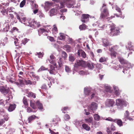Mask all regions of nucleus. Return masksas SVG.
Returning a JSON list of instances; mask_svg holds the SVG:
<instances>
[{
  "label": "nucleus",
  "mask_w": 134,
  "mask_h": 134,
  "mask_svg": "<svg viewBox=\"0 0 134 134\" xmlns=\"http://www.w3.org/2000/svg\"><path fill=\"white\" fill-rule=\"evenodd\" d=\"M129 104L127 101L123 99H119L116 100V105L119 109H122L123 106H126Z\"/></svg>",
  "instance_id": "f257e3e1"
},
{
  "label": "nucleus",
  "mask_w": 134,
  "mask_h": 134,
  "mask_svg": "<svg viewBox=\"0 0 134 134\" xmlns=\"http://www.w3.org/2000/svg\"><path fill=\"white\" fill-rule=\"evenodd\" d=\"M50 26L48 25L47 26H44V28L40 29L38 30V34L40 36L41 34H43V35H47V32H48L49 31V29L51 28L48 29L47 27H49Z\"/></svg>",
  "instance_id": "f03ea898"
},
{
  "label": "nucleus",
  "mask_w": 134,
  "mask_h": 134,
  "mask_svg": "<svg viewBox=\"0 0 134 134\" xmlns=\"http://www.w3.org/2000/svg\"><path fill=\"white\" fill-rule=\"evenodd\" d=\"M93 90L89 87H85L84 88V93L85 95H88L90 94H92L91 98L92 99L96 96V94L94 93H93Z\"/></svg>",
  "instance_id": "7ed1b4c3"
},
{
  "label": "nucleus",
  "mask_w": 134,
  "mask_h": 134,
  "mask_svg": "<svg viewBox=\"0 0 134 134\" xmlns=\"http://www.w3.org/2000/svg\"><path fill=\"white\" fill-rule=\"evenodd\" d=\"M114 103V102L112 99H108L105 102L106 105L108 107H112Z\"/></svg>",
  "instance_id": "20e7f679"
},
{
  "label": "nucleus",
  "mask_w": 134,
  "mask_h": 134,
  "mask_svg": "<svg viewBox=\"0 0 134 134\" xmlns=\"http://www.w3.org/2000/svg\"><path fill=\"white\" fill-rule=\"evenodd\" d=\"M0 90L5 95L6 94L10 92L8 88H5L2 86H0Z\"/></svg>",
  "instance_id": "39448f33"
},
{
  "label": "nucleus",
  "mask_w": 134,
  "mask_h": 134,
  "mask_svg": "<svg viewBox=\"0 0 134 134\" xmlns=\"http://www.w3.org/2000/svg\"><path fill=\"white\" fill-rule=\"evenodd\" d=\"M97 104L94 102H92L89 107L90 109L92 111L96 110L97 109Z\"/></svg>",
  "instance_id": "423d86ee"
},
{
  "label": "nucleus",
  "mask_w": 134,
  "mask_h": 134,
  "mask_svg": "<svg viewBox=\"0 0 134 134\" xmlns=\"http://www.w3.org/2000/svg\"><path fill=\"white\" fill-rule=\"evenodd\" d=\"M94 26L97 27L98 30L104 29L105 28V25H102L101 24L98 22H96L93 25Z\"/></svg>",
  "instance_id": "0eeeda50"
},
{
  "label": "nucleus",
  "mask_w": 134,
  "mask_h": 134,
  "mask_svg": "<svg viewBox=\"0 0 134 134\" xmlns=\"http://www.w3.org/2000/svg\"><path fill=\"white\" fill-rule=\"evenodd\" d=\"M126 52H129L130 51H134V46L132 45L131 42H129L126 46Z\"/></svg>",
  "instance_id": "6e6552de"
},
{
  "label": "nucleus",
  "mask_w": 134,
  "mask_h": 134,
  "mask_svg": "<svg viewBox=\"0 0 134 134\" xmlns=\"http://www.w3.org/2000/svg\"><path fill=\"white\" fill-rule=\"evenodd\" d=\"M110 26L111 28L110 29V35L111 36H113L116 35V33L114 32V30L115 29V25L114 24L112 23L110 24Z\"/></svg>",
  "instance_id": "1a4fd4ad"
},
{
  "label": "nucleus",
  "mask_w": 134,
  "mask_h": 134,
  "mask_svg": "<svg viewBox=\"0 0 134 134\" xmlns=\"http://www.w3.org/2000/svg\"><path fill=\"white\" fill-rule=\"evenodd\" d=\"M113 87L114 90V93L115 95L116 96L119 95L121 91L119 90L118 87L115 85H113Z\"/></svg>",
  "instance_id": "9d476101"
},
{
  "label": "nucleus",
  "mask_w": 134,
  "mask_h": 134,
  "mask_svg": "<svg viewBox=\"0 0 134 134\" xmlns=\"http://www.w3.org/2000/svg\"><path fill=\"white\" fill-rule=\"evenodd\" d=\"M85 123H88L89 125L90 124H93V120L92 117H90L86 118L85 119Z\"/></svg>",
  "instance_id": "9b49d317"
},
{
  "label": "nucleus",
  "mask_w": 134,
  "mask_h": 134,
  "mask_svg": "<svg viewBox=\"0 0 134 134\" xmlns=\"http://www.w3.org/2000/svg\"><path fill=\"white\" fill-rule=\"evenodd\" d=\"M85 62L82 60H79L77 62V63H75L74 65L75 68H77V66H83Z\"/></svg>",
  "instance_id": "f8f14e48"
},
{
  "label": "nucleus",
  "mask_w": 134,
  "mask_h": 134,
  "mask_svg": "<svg viewBox=\"0 0 134 134\" xmlns=\"http://www.w3.org/2000/svg\"><path fill=\"white\" fill-rule=\"evenodd\" d=\"M77 55L79 56H80V55L83 58H85L86 57V54L82 50H79L77 53Z\"/></svg>",
  "instance_id": "ddd939ff"
},
{
  "label": "nucleus",
  "mask_w": 134,
  "mask_h": 134,
  "mask_svg": "<svg viewBox=\"0 0 134 134\" xmlns=\"http://www.w3.org/2000/svg\"><path fill=\"white\" fill-rule=\"evenodd\" d=\"M109 16L108 9L105 8L104 9L103 13L100 16V17H106Z\"/></svg>",
  "instance_id": "4468645a"
},
{
  "label": "nucleus",
  "mask_w": 134,
  "mask_h": 134,
  "mask_svg": "<svg viewBox=\"0 0 134 134\" xmlns=\"http://www.w3.org/2000/svg\"><path fill=\"white\" fill-rule=\"evenodd\" d=\"M17 18L20 22L25 24H26V22H28V20L26 19L25 17H17Z\"/></svg>",
  "instance_id": "2eb2a0df"
},
{
  "label": "nucleus",
  "mask_w": 134,
  "mask_h": 134,
  "mask_svg": "<svg viewBox=\"0 0 134 134\" xmlns=\"http://www.w3.org/2000/svg\"><path fill=\"white\" fill-rule=\"evenodd\" d=\"M6 80L8 82H10L12 83H13L14 82L17 85H19V83L18 82H14L15 80L14 79H13V78H10L9 76H7Z\"/></svg>",
  "instance_id": "dca6fc26"
},
{
  "label": "nucleus",
  "mask_w": 134,
  "mask_h": 134,
  "mask_svg": "<svg viewBox=\"0 0 134 134\" xmlns=\"http://www.w3.org/2000/svg\"><path fill=\"white\" fill-rule=\"evenodd\" d=\"M103 45L104 47H107L110 45L108 41L106 39H103Z\"/></svg>",
  "instance_id": "f3484780"
},
{
  "label": "nucleus",
  "mask_w": 134,
  "mask_h": 134,
  "mask_svg": "<svg viewBox=\"0 0 134 134\" xmlns=\"http://www.w3.org/2000/svg\"><path fill=\"white\" fill-rule=\"evenodd\" d=\"M111 48L112 49H109L110 51L112 52L111 54V56L112 58H114L116 57V55H117V53L114 52H112V49L113 50L114 49H115V48H113L112 47H111Z\"/></svg>",
  "instance_id": "a211bd4d"
},
{
  "label": "nucleus",
  "mask_w": 134,
  "mask_h": 134,
  "mask_svg": "<svg viewBox=\"0 0 134 134\" xmlns=\"http://www.w3.org/2000/svg\"><path fill=\"white\" fill-rule=\"evenodd\" d=\"M129 113L128 111L126 110L125 111V113L124 114V118L122 119L124 121H126L127 119H129Z\"/></svg>",
  "instance_id": "6ab92c4d"
},
{
  "label": "nucleus",
  "mask_w": 134,
  "mask_h": 134,
  "mask_svg": "<svg viewBox=\"0 0 134 134\" xmlns=\"http://www.w3.org/2000/svg\"><path fill=\"white\" fill-rule=\"evenodd\" d=\"M104 87L107 92L111 93L112 91L111 90V87L108 85L105 84L104 85Z\"/></svg>",
  "instance_id": "aec40b11"
},
{
  "label": "nucleus",
  "mask_w": 134,
  "mask_h": 134,
  "mask_svg": "<svg viewBox=\"0 0 134 134\" xmlns=\"http://www.w3.org/2000/svg\"><path fill=\"white\" fill-rule=\"evenodd\" d=\"M60 121V118L58 117H56L55 118H53L52 121V122H53V123L56 125H57L58 124V122Z\"/></svg>",
  "instance_id": "412c9836"
},
{
  "label": "nucleus",
  "mask_w": 134,
  "mask_h": 134,
  "mask_svg": "<svg viewBox=\"0 0 134 134\" xmlns=\"http://www.w3.org/2000/svg\"><path fill=\"white\" fill-rule=\"evenodd\" d=\"M0 11L3 15H5V13H6V10L4 7L2 5H0Z\"/></svg>",
  "instance_id": "4be33fe9"
},
{
  "label": "nucleus",
  "mask_w": 134,
  "mask_h": 134,
  "mask_svg": "<svg viewBox=\"0 0 134 134\" xmlns=\"http://www.w3.org/2000/svg\"><path fill=\"white\" fill-rule=\"evenodd\" d=\"M16 107V105L15 104L10 105L8 109L9 111L11 112L13 111Z\"/></svg>",
  "instance_id": "5701e85b"
},
{
  "label": "nucleus",
  "mask_w": 134,
  "mask_h": 134,
  "mask_svg": "<svg viewBox=\"0 0 134 134\" xmlns=\"http://www.w3.org/2000/svg\"><path fill=\"white\" fill-rule=\"evenodd\" d=\"M118 59L120 63L122 64H126L127 63V61L125 60L123 58L121 57H118Z\"/></svg>",
  "instance_id": "b1692460"
},
{
  "label": "nucleus",
  "mask_w": 134,
  "mask_h": 134,
  "mask_svg": "<svg viewBox=\"0 0 134 134\" xmlns=\"http://www.w3.org/2000/svg\"><path fill=\"white\" fill-rule=\"evenodd\" d=\"M8 118L7 115L5 116V118L3 119H2L0 120V126L2 125L4 123L5 121H7L8 120Z\"/></svg>",
  "instance_id": "393cba45"
},
{
  "label": "nucleus",
  "mask_w": 134,
  "mask_h": 134,
  "mask_svg": "<svg viewBox=\"0 0 134 134\" xmlns=\"http://www.w3.org/2000/svg\"><path fill=\"white\" fill-rule=\"evenodd\" d=\"M36 103L38 108L40 110H42L43 109L42 104L38 101L36 102Z\"/></svg>",
  "instance_id": "a878e982"
},
{
  "label": "nucleus",
  "mask_w": 134,
  "mask_h": 134,
  "mask_svg": "<svg viewBox=\"0 0 134 134\" xmlns=\"http://www.w3.org/2000/svg\"><path fill=\"white\" fill-rule=\"evenodd\" d=\"M50 68L51 70L49 71V73L51 74H55L57 72L55 71V69H53V65H50Z\"/></svg>",
  "instance_id": "bb28decb"
},
{
  "label": "nucleus",
  "mask_w": 134,
  "mask_h": 134,
  "mask_svg": "<svg viewBox=\"0 0 134 134\" xmlns=\"http://www.w3.org/2000/svg\"><path fill=\"white\" fill-rule=\"evenodd\" d=\"M82 126L84 129L87 131H89L90 129V128L87 124H83L82 125Z\"/></svg>",
  "instance_id": "cd10ccee"
},
{
  "label": "nucleus",
  "mask_w": 134,
  "mask_h": 134,
  "mask_svg": "<svg viewBox=\"0 0 134 134\" xmlns=\"http://www.w3.org/2000/svg\"><path fill=\"white\" fill-rule=\"evenodd\" d=\"M59 35V37H58V39L61 40H64L65 38V35L63 33H60Z\"/></svg>",
  "instance_id": "c85d7f7f"
},
{
  "label": "nucleus",
  "mask_w": 134,
  "mask_h": 134,
  "mask_svg": "<svg viewBox=\"0 0 134 134\" xmlns=\"http://www.w3.org/2000/svg\"><path fill=\"white\" fill-rule=\"evenodd\" d=\"M94 65L93 63H87V66L89 69H92L94 67Z\"/></svg>",
  "instance_id": "c756f323"
},
{
  "label": "nucleus",
  "mask_w": 134,
  "mask_h": 134,
  "mask_svg": "<svg viewBox=\"0 0 134 134\" xmlns=\"http://www.w3.org/2000/svg\"><path fill=\"white\" fill-rule=\"evenodd\" d=\"M29 25L30 27H32V28L35 29L36 28V27L35 26V21L34 20H33L31 22L30 24L29 22H28Z\"/></svg>",
  "instance_id": "7c9ffc66"
},
{
  "label": "nucleus",
  "mask_w": 134,
  "mask_h": 134,
  "mask_svg": "<svg viewBox=\"0 0 134 134\" xmlns=\"http://www.w3.org/2000/svg\"><path fill=\"white\" fill-rule=\"evenodd\" d=\"M49 62L50 63L53 64L54 66H53V69H55L57 68V64L55 62V60H49Z\"/></svg>",
  "instance_id": "2f4dec72"
},
{
  "label": "nucleus",
  "mask_w": 134,
  "mask_h": 134,
  "mask_svg": "<svg viewBox=\"0 0 134 134\" xmlns=\"http://www.w3.org/2000/svg\"><path fill=\"white\" fill-rule=\"evenodd\" d=\"M56 13L55 12V10L53 8L50 11V16H52L56 14Z\"/></svg>",
  "instance_id": "473e14b6"
},
{
  "label": "nucleus",
  "mask_w": 134,
  "mask_h": 134,
  "mask_svg": "<svg viewBox=\"0 0 134 134\" xmlns=\"http://www.w3.org/2000/svg\"><path fill=\"white\" fill-rule=\"evenodd\" d=\"M94 118L95 120L99 121L100 120V116L98 114H94Z\"/></svg>",
  "instance_id": "72a5a7b5"
},
{
  "label": "nucleus",
  "mask_w": 134,
  "mask_h": 134,
  "mask_svg": "<svg viewBox=\"0 0 134 134\" xmlns=\"http://www.w3.org/2000/svg\"><path fill=\"white\" fill-rule=\"evenodd\" d=\"M53 27L52 30L53 33L54 34H56L58 32L57 29L55 25H54Z\"/></svg>",
  "instance_id": "f704fd0d"
},
{
  "label": "nucleus",
  "mask_w": 134,
  "mask_h": 134,
  "mask_svg": "<svg viewBox=\"0 0 134 134\" xmlns=\"http://www.w3.org/2000/svg\"><path fill=\"white\" fill-rule=\"evenodd\" d=\"M89 19V17H82L81 20L82 22L86 23L87 22Z\"/></svg>",
  "instance_id": "c9c22d12"
},
{
  "label": "nucleus",
  "mask_w": 134,
  "mask_h": 134,
  "mask_svg": "<svg viewBox=\"0 0 134 134\" xmlns=\"http://www.w3.org/2000/svg\"><path fill=\"white\" fill-rule=\"evenodd\" d=\"M36 116L35 115H32L29 117L28 118L29 122L30 123L32 121L34 120L36 118Z\"/></svg>",
  "instance_id": "e433bc0d"
},
{
  "label": "nucleus",
  "mask_w": 134,
  "mask_h": 134,
  "mask_svg": "<svg viewBox=\"0 0 134 134\" xmlns=\"http://www.w3.org/2000/svg\"><path fill=\"white\" fill-rule=\"evenodd\" d=\"M64 48L68 52H69L71 49V47L68 45H65L64 46Z\"/></svg>",
  "instance_id": "4c0bfd02"
},
{
  "label": "nucleus",
  "mask_w": 134,
  "mask_h": 134,
  "mask_svg": "<svg viewBox=\"0 0 134 134\" xmlns=\"http://www.w3.org/2000/svg\"><path fill=\"white\" fill-rule=\"evenodd\" d=\"M27 96L28 97H32L34 98H36L35 94L32 92H29Z\"/></svg>",
  "instance_id": "58836bf2"
},
{
  "label": "nucleus",
  "mask_w": 134,
  "mask_h": 134,
  "mask_svg": "<svg viewBox=\"0 0 134 134\" xmlns=\"http://www.w3.org/2000/svg\"><path fill=\"white\" fill-rule=\"evenodd\" d=\"M81 122L80 121L76 120L74 121V123L76 126H78L80 125Z\"/></svg>",
  "instance_id": "ea45409f"
},
{
  "label": "nucleus",
  "mask_w": 134,
  "mask_h": 134,
  "mask_svg": "<svg viewBox=\"0 0 134 134\" xmlns=\"http://www.w3.org/2000/svg\"><path fill=\"white\" fill-rule=\"evenodd\" d=\"M79 28L80 30H84L86 29V26L85 24H83L80 25Z\"/></svg>",
  "instance_id": "a19ab883"
},
{
  "label": "nucleus",
  "mask_w": 134,
  "mask_h": 134,
  "mask_svg": "<svg viewBox=\"0 0 134 134\" xmlns=\"http://www.w3.org/2000/svg\"><path fill=\"white\" fill-rule=\"evenodd\" d=\"M23 102L24 104L25 105V108H26L28 105L27 99L25 98H24L23 99Z\"/></svg>",
  "instance_id": "79ce46f5"
},
{
  "label": "nucleus",
  "mask_w": 134,
  "mask_h": 134,
  "mask_svg": "<svg viewBox=\"0 0 134 134\" xmlns=\"http://www.w3.org/2000/svg\"><path fill=\"white\" fill-rule=\"evenodd\" d=\"M65 71L68 73H70L71 72V70L69 67L67 65H65Z\"/></svg>",
  "instance_id": "37998d69"
},
{
  "label": "nucleus",
  "mask_w": 134,
  "mask_h": 134,
  "mask_svg": "<svg viewBox=\"0 0 134 134\" xmlns=\"http://www.w3.org/2000/svg\"><path fill=\"white\" fill-rule=\"evenodd\" d=\"M107 58L105 57H102L100 59L99 61L100 62H103L106 61Z\"/></svg>",
  "instance_id": "c03bdc74"
},
{
  "label": "nucleus",
  "mask_w": 134,
  "mask_h": 134,
  "mask_svg": "<svg viewBox=\"0 0 134 134\" xmlns=\"http://www.w3.org/2000/svg\"><path fill=\"white\" fill-rule=\"evenodd\" d=\"M48 69L47 68H46L43 66H42L38 70V72H40L41 71L43 70H47Z\"/></svg>",
  "instance_id": "a18cd8bd"
},
{
  "label": "nucleus",
  "mask_w": 134,
  "mask_h": 134,
  "mask_svg": "<svg viewBox=\"0 0 134 134\" xmlns=\"http://www.w3.org/2000/svg\"><path fill=\"white\" fill-rule=\"evenodd\" d=\"M64 118L65 120L67 121L70 119V117L68 114H66L64 115Z\"/></svg>",
  "instance_id": "49530a36"
},
{
  "label": "nucleus",
  "mask_w": 134,
  "mask_h": 134,
  "mask_svg": "<svg viewBox=\"0 0 134 134\" xmlns=\"http://www.w3.org/2000/svg\"><path fill=\"white\" fill-rule=\"evenodd\" d=\"M120 29L119 27H115V29L114 30V32L116 33V35H117L119 32H120Z\"/></svg>",
  "instance_id": "de8ad7c7"
},
{
  "label": "nucleus",
  "mask_w": 134,
  "mask_h": 134,
  "mask_svg": "<svg viewBox=\"0 0 134 134\" xmlns=\"http://www.w3.org/2000/svg\"><path fill=\"white\" fill-rule=\"evenodd\" d=\"M116 120V122L117 124L119 125L120 126H122V122L121 120L119 119V120Z\"/></svg>",
  "instance_id": "09e8293b"
},
{
  "label": "nucleus",
  "mask_w": 134,
  "mask_h": 134,
  "mask_svg": "<svg viewBox=\"0 0 134 134\" xmlns=\"http://www.w3.org/2000/svg\"><path fill=\"white\" fill-rule=\"evenodd\" d=\"M29 41V40L26 38H24L22 41V43L21 44H23L25 45Z\"/></svg>",
  "instance_id": "8fccbe9b"
},
{
  "label": "nucleus",
  "mask_w": 134,
  "mask_h": 134,
  "mask_svg": "<svg viewBox=\"0 0 134 134\" xmlns=\"http://www.w3.org/2000/svg\"><path fill=\"white\" fill-rule=\"evenodd\" d=\"M26 3V0H23L20 3V7H23L25 5Z\"/></svg>",
  "instance_id": "3c124183"
},
{
  "label": "nucleus",
  "mask_w": 134,
  "mask_h": 134,
  "mask_svg": "<svg viewBox=\"0 0 134 134\" xmlns=\"http://www.w3.org/2000/svg\"><path fill=\"white\" fill-rule=\"evenodd\" d=\"M75 60L74 58L72 56V55H70L69 57V60L71 62H73Z\"/></svg>",
  "instance_id": "603ef678"
},
{
  "label": "nucleus",
  "mask_w": 134,
  "mask_h": 134,
  "mask_svg": "<svg viewBox=\"0 0 134 134\" xmlns=\"http://www.w3.org/2000/svg\"><path fill=\"white\" fill-rule=\"evenodd\" d=\"M58 63L59 67H61L63 65V62L61 58H59V60L58 61Z\"/></svg>",
  "instance_id": "864d4df0"
},
{
  "label": "nucleus",
  "mask_w": 134,
  "mask_h": 134,
  "mask_svg": "<svg viewBox=\"0 0 134 134\" xmlns=\"http://www.w3.org/2000/svg\"><path fill=\"white\" fill-rule=\"evenodd\" d=\"M105 120H108L110 121H113L114 122H116V120L113 119H112V118H111L110 117H108L106 119H104Z\"/></svg>",
  "instance_id": "5fc2aeb1"
},
{
  "label": "nucleus",
  "mask_w": 134,
  "mask_h": 134,
  "mask_svg": "<svg viewBox=\"0 0 134 134\" xmlns=\"http://www.w3.org/2000/svg\"><path fill=\"white\" fill-rule=\"evenodd\" d=\"M30 105L31 107L35 109V106L33 102V101L31 100L30 101Z\"/></svg>",
  "instance_id": "6e6d98bb"
},
{
  "label": "nucleus",
  "mask_w": 134,
  "mask_h": 134,
  "mask_svg": "<svg viewBox=\"0 0 134 134\" xmlns=\"http://www.w3.org/2000/svg\"><path fill=\"white\" fill-rule=\"evenodd\" d=\"M115 8L116 10L120 13L119 15H122V12L121 11V9L117 6Z\"/></svg>",
  "instance_id": "4d7b16f0"
},
{
  "label": "nucleus",
  "mask_w": 134,
  "mask_h": 134,
  "mask_svg": "<svg viewBox=\"0 0 134 134\" xmlns=\"http://www.w3.org/2000/svg\"><path fill=\"white\" fill-rule=\"evenodd\" d=\"M25 82L26 85H32V84L31 81L29 80H25Z\"/></svg>",
  "instance_id": "13d9d810"
},
{
  "label": "nucleus",
  "mask_w": 134,
  "mask_h": 134,
  "mask_svg": "<svg viewBox=\"0 0 134 134\" xmlns=\"http://www.w3.org/2000/svg\"><path fill=\"white\" fill-rule=\"evenodd\" d=\"M127 63L126 64L127 65V69L128 68H131L132 67V65L129 62H128L127 61Z\"/></svg>",
  "instance_id": "bf43d9fd"
},
{
  "label": "nucleus",
  "mask_w": 134,
  "mask_h": 134,
  "mask_svg": "<svg viewBox=\"0 0 134 134\" xmlns=\"http://www.w3.org/2000/svg\"><path fill=\"white\" fill-rule=\"evenodd\" d=\"M12 96L11 95V94H9L8 95V97H7V98L6 100L5 101V103H7V101H8L10 98H12Z\"/></svg>",
  "instance_id": "052dcab7"
},
{
  "label": "nucleus",
  "mask_w": 134,
  "mask_h": 134,
  "mask_svg": "<svg viewBox=\"0 0 134 134\" xmlns=\"http://www.w3.org/2000/svg\"><path fill=\"white\" fill-rule=\"evenodd\" d=\"M15 40V41L14 42L16 46H18L19 45V43L18 42V39L16 37H15L14 38Z\"/></svg>",
  "instance_id": "680f3d73"
},
{
  "label": "nucleus",
  "mask_w": 134,
  "mask_h": 134,
  "mask_svg": "<svg viewBox=\"0 0 134 134\" xmlns=\"http://www.w3.org/2000/svg\"><path fill=\"white\" fill-rule=\"evenodd\" d=\"M25 80L23 78H21L20 79H19V81L20 82V84L21 85H23L24 83V82H25Z\"/></svg>",
  "instance_id": "e2e57ef3"
},
{
  "label": "nucleus",
  "mask_w": 134,
  "mask_h": 134,
  "mask_svg": "<svg viewBox=\"0 0 134 134\" xmlns=\"http://www.w3.org/2000/svg\"><path fill=\"white\" fill-rule=\"evenodd\" d=\"M48 38L50 40V41L52 42H54L55 41L54 40V38L52 37L49 36L48 37Z\"/></svg>",
  "instance_id": "0e129e2a"
},
{
  "label": "nucleus",
  "mask_w": 134,
  "mask_h": 134,
  "mask_svg": "<svg viewBox=\"0 0 134 134\" xmlns=\"http://www.w3.org/2000/svg\"><path fill=\"white\" fill-rule=\"evenodd\" d=\"M36 55H38L39 58H41L43 56V54L41 52L37 53Z\"/></svg>",
  "instance_id": "69168bd1"
},
{
  "label": "nucleus",
  "mask_w": 134,
  "mask_h": 134,
  "mask_svg": "<svg viewBox=\"0 0 134 134\" xmlns=\"http://www.w3.org/2000/svg\"><path fill=\"white\" fill-rule=\"evenodd\" d=\"M10 26L9 25H7L6 27V28L4 29V31H7L10 28Z\"/></svg>",
  "instance_id": "338daca9"
},
{
  "label": "nucleus",
  "mask_w": 134,
  "mask_h": 134,
  "mask_svg": "<svg viewBox=\"0 0 134 134\" xmlns=\"http://www.w3.org/2000/svg\"><path fill=\"white\" fill-rule=\"evenodd\" d=\"M111 131L109 127H108L107 129V131L108 134H111Z\"/></svg>",
  "instance_id": "774afa93"
}]
</instances>
